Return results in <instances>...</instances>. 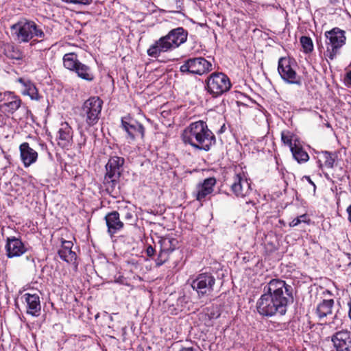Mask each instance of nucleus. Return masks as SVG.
I'll list each match as a JSON object with an SVG mask.
<instances>
[{
    "instance_id": "1",
    "label": "nucleus",
    "mask_w": 351,
    "mask_h": 351,
    "mask_svg": "<svg viewBox=\"0 0 351 351\" xmlns=\"http://www.w3.org/2000/svg\"><path fill=\"white\" fill-rule=\"evenodd\" d=\"M292 287L285 280L274 278L263 287V292L257 300L256 308L262 317L284 315L289 298H293Z\"/></svg>"
},
{
    "instance_id": "2",
    "label": "nucleus",
    "mask_w": 351,
    "mask_h": 351,
    "mask_svg": "<svg viewBox=\"0 0 351 351\" xmlns=\"http://www.w3.org/2000/svg\"><path fill=\"white\" fill-rule=\"evenodd\" d=\"M181 138L184 144L206 152L209 151L216 143L215 136L203 121L190 123L183 130Z\"/></svg>"
},
{
    "instance_id": "3",
    "label": "nucleus",
    "mask_w": 351,
    "mask_h": 351,
    "mask_svg": "<svg viewBox=\"0 0 351 351\" xmlns=\"http://www.w3.org/2000/svg\"><path fill=\"white\" fill-rule=\"evenodd\" d=\"M188 32L183 27L174 28L160 38L147 50V53L152 58H158L161 53L172 51L187 40Z\"/></svg>"
},
{
    "instance_id": "4",
    "label": "nucleus",
    "mask_w": 351,
    "mask_h": 351,
    "mask_svg": "<svg viewBox=\"0 0 351 351\" xmlns=\"http://www.w3.org/2000/svg\"><path fill=\"white\" fill-rule=\"evenodd\" d=\"M12 34L19 43H27L34 37L43 38L45 34L35 22L21 19L11 26Z\"/></svg>"
},
{
    "instance_id": "5",
    "label": "nucleus",
    "mask_w": 351,
    "mask_h": 351,
    "mask_svg": "<svg viewBox=\"0 0 351 351\" xmlns=\"http://www.w3.org/2000/svg\"><path fill=\"white\" fill-rule=\"evenodd\" d=\"M324 37L326 45L324 56L332 60L340 53L341 49L346 44V32L339 27H334L325 32Z\"/></svg>"
},
{
    "instance_id": "6",
    "label": "nucleus",
    "mask_w": 351,
    "mask_h": 351,
    "mask_svg": "<svg viewBox=\"0 0 351 351\" xmlns=\"http://www.w3.org/2000/svg\"><path fill=\"white\" fill-rule=\"evenodd\" d=\"M206 88L213 97H217L228 92L232 84L229 77L221 72L211 73L206 80Z\"/></svg>"
},
{
    "instance_id": "7",
    "label": "nucleus",
    "mask_w": 351,
    "mask_h": 351,
    "mask_svg": "<svg viewBox=\"0 0 351 351\" xmlns=\"http://www.w3.org/2000/svg\"><path fill=\"white\" fill-rule=\"evenodd\" d=\"M125 159L119 156H112L106 165V173L104 184L108 190H113L119 182L123 171Z\"/></svg>"
},
{
    "instance_id": "8",
    "label": "nucleus",
    "mask_w": 351,
    "mask_h": 351,
    "mask_svg": "<svg viewBox=\"0 0 351 351\" xmlns=\"http://www.w3.org/2000/svg\"><path fill=\"white\" fill-rule=\"evenodd\" d=\"M216 282L215 277L210 272H202L191 280V287L199 298L210 295Z\"/></svg>"
},
{
    "instance_id": "9",
    "label": "nucleus",
    "mask_w": 351,
    "mask_h": 351,
    "mask_svg": "<svg viewBox=\"0 0 351 351\" xmlns=\"http://www.w3.org/2000/svg\"><path fill=\"white\" fill-rule=\"evenodd\" d=\"M103 101L98 97H91L82 105L80 115L88 127L97 123L102 109Z\"/></svg>"
},
{
    "instance_id": "10",
    "label": "nucleus",
    "mask_w": 351,
    "mask_h": 351,
    "mask_svg": "<svg viewBox=\"0 0 351 351\" xmlns=\"http://www.w3.org/2000/svg\"><path fill=\"white\" fill-rule=\"evenodd\" d=\"M212 64L203 57L189 58L180 66L182 73L202 75L211 69Z\"/></svg>"
},
{
    "instance_id": "11",
    "label": "nucleus",
    "mask_w": 351,
    "mask_h": 351,
    "mask_svg": "<svg viewBox=\"0 0 351 351\" xmlns=\"http://www.w3.org/2000/svg\"><path fill=\"white\" fill-rule=\"evenodd\" d=\"M230 189L237 197L244 198L252 193L251 184L243 171L237 173L234 176Z\"/></svg>"
},
{
    "instance_id": "12",
    "label": "nucleus",
    "mask_w": 351,
    "mask_h": 351,
    "mask_svg": "<svg viewBox=\"0 0 351 351\" xmlns=\"http://www.w3.org/2000/svg\"><path fill=\"white\" fill-rule=\"evenodd\" d=\"M278 71L285 82L289 84H300V78L292 67L291 59L280 58L278 60Z\"/></svg>"
},
{
    "instance_id": "13",
    "label": "nucleus",
    "mask_w": 351,
    "mask_h": 351,
    "mask_svg": "<svg viewBox=\"0 0 351 351\" xmlns=\"http://www.w3.org/2000/svg\"><path fill=\"white\" fill-rule=\"evenodd\" d=\"M21 103L20 97L12 92L0 93V109L5 113L13 114Z\"/></svg>"
},
{
    "instance_id": "14",
    "label": "nucleus",
    "mask_w": 351,
    "mask_h": 351,
    "mask_svg": "<svg viewBox=\"0 0 351 351\" xmlns=\"http://www.w3.org/2000/svg\"><path fill=\"white\" fill-rule=\"evenodd\" d=\"M333 351H351V332L342 330L336 332L331 337Z\"/></svg>"
},
{
    "instance_id": "15",
    "label": "nucleus",
    "mask_w": 351,
    "mask_h": 351,
    "mask_svg": "<svg viewBox=\"0 0 351 351\" xmlns=\"http://www.w3.org/2000/svg\"><path fill=\"white\" fill-rule=\"evenodd\" d=\"M215 184L216 179L215 178L205 179L202 182L196 185L195 189L193 192V197L199 202L205 201L206 197L213 192Z\"/></svg>"
},
{
    "instance_id": "16",
    "label": "nucleus",
    "mask_w": 351,
    "mask_h": 351,
    "mask_svg": "<svg viewBox=\"0 0 351 351\" xmlns=\"http://www.w3.org/2000/svg\"><path fill=\"white\" fill-rule=\"evenodd\" d=\"M6 255L8 258L19 257L27 251V247L19 238L8 237L5 244Z\"/></svg>"
},
{
    "instance_id": "17",
    "label": "nucleus",
    "mask_w": 351,
    "mask_h": 351,
    "mask_svg": "<svg viewBox=\"0 0 351 351\" xmlns=\"http://www.w3.org/2000/svg\"><path fill=\"white\" fill-rule=\"evenodd\" d=\"M121 125L123 129L127 132L128 137L131 140L135 138L144 136L145 129L142 124L138 121L125 118L121 119Z\"/></svg>"
},
{
    "instance_id": "18",
    "label": "nucleus",
    "mask_w": 351,
    "mask_h": 351,
    "mask_svg": "<svg viewBox=\"0 0 351 351\" xmlns=\"http://www.w3.org/2000/svg\"><path fill=\"white\" fill-rule=\"evenodd\" d=\"M73 244L72 241L62 240L61 248L58 250L60 258L71 264L75 271L77 269L78 263H77V255L75 252L72 251Z\"/></svg>"
},
{
    "instance_id": "19",
    "label": "nucleus",
    "mask_w": 351,
    "mask_h": 351,
    "mask_svg": "<svg viewBox=\"0 0 351 351\" xmlns=\"http://www.w3.org/2000/svg\"><path fill=\"white\" fill-rule=\"evenodd\" d=\"M73 131L67 122H62L58 131L56 139L62 148L69 147L73 142Z\"/></svg>"
},
{
    "instance_id": "20",
    "label": "nucleus",
    "mask_w": 351,
    "mask_h": 351,
    "mask_svg": "<svg viewBox=\"0 0 351 351\" xmlns=\"http://www.w3.org/2000/svg\"><path fill=\"white\" fill-rule=\"evenodd\" d=\"M21 160L25 167H28L35 163L38 159V153L30 147L27 142L21 143L19 146Z\"/></svg>"
},
{
    "instance_id": "21",
    "label": "nucleus",
    "mask_w": 351,
    "mask_h": 351,
    "mask_svg": "<svg viewBox=\"0 0 351 351\" xmlns=\"http://www.w3.org/2000/svg\"><path fill=\"white\" fill-rule=\"evenodd\" d=\"M23 300L27 304V313L37 317L40 315L41 305L40 297L36 293H26L22 296Z\"/></svg>"
},
{
    "instance_id": "22",
    "label": "nucleus",
    "mask_w": 351,
    "mask_h": 351,
    "mask_svg": "<svg viewBox=\"0 0 351 351\" xmlns=\"http://www.w3.org/2000/svg\"><path fill=\"white\" fill-rule=\"evenodd\" d=\"M108 232L112 237L123 229V223L120 220L119 213L117 211H112L108 213L105 217Z\"/></svg>"
},
{
    "instance_id": "23",
    "label": "nucleus",
    "mask_w": 351,
    "mask_h": 351,
    "mask_svg": "<svg viewBox=\"0 0 351 351\" xmlns=\"http://www.w3.org/2000/svg\"><path fill=\"white\" fill-rule=\"evenodd\" d=\"M17 82L23 86L21 92L23 95H28L32 100L38 101L40 99V96L38 93V90L32 82L23 77L18 78Z\"/></svg>"
},
{
    "instance_id": "24",
    "label": "nucleus",
    "mask_w": 351,
    "mask_h": 351,
    "mask_svg": "<svg viewBox=\"0 0 351 351\" xmlns=\"http://www.w3.org/2000/svg\"><path fill=\"white\" fill-rule=\"evenodd\" d=\"M77 77L86 82H92L95 79L94 73L90 67L82 62L78 63V66L73 71Z\"/></svg>"
},
{
    "instance_id": "25",
    "label": "nucleus",
    "mask_w": 351,
    "mask_h": 351,
    "mask_svg": "<svg viewBox=\"0 0 351 351\" xmlns=\"http://www.w3.org/2000/svg\"><path fill=\"white\" fill-rule=\"evenodd\" d=\"M334 305V300L332 299L324 300L317 306V315L320 319L332 314V310Z\"/></svg>"
},
{
    "instance_id": "26",
    "label": "nucleus",
    "mask_w": 351,
    "mask_h": 351,
    "mask_svg": "<svg viewBox=\"0 0 351 351\" xmlns=\"http://www.w3.org/2000/svg\"><path fill=\"white\" fill-rule=\"evenodd\" d=\"M293 158L298 163H304L309 160V156L307 152L303 149L301 145L300 141L295 146L290 149Z\"/></svg>"
},
{
    "instance_id": "27",
    "label": "nucleus",
    "mask_w": 351,
    "mask_h": 351,
    "mask_svg": "<svg viewBox=\"0 0 351 351\" xmlns=\"http://www.w3.org/2000/svg\"><path fill=\"white\" fill-rule=\"evenodd\" d=\"M319 159L318 160L319 166L322 168L324 166L326 168H332L335 161V154L327 151H322L319 154Z\"/></svg>"
},
{
    "instance_id": "28",
    "label": "nucleus",
    "mask_w": 351,
    "mask_h": 351,
    "mask_svg": "<svg viewBox=\"0 0 351 351\" xmlns=\"http://www.w3.org/2000/svg\"><path fill=\"white\" fill-rule=\"evenodd\" d=\"M159 243L160 250L169 254L174 251L178 244V241L176 239L168 237L161 238Z\"/></svg>"
},
{
    "instance_id": "29",
    "label": "nucleus",
    "mask_w": 351,
    "mask_h": 351,
    "mask_svg": "<svg viewBox=\"0 0 351 351\" xmlns=\"http://www.w3.org/2000/svg\"><path fill=\"white\" fill-rule=\"evenodd\" d=\"M4 54L12 60H20L23 57V52L19 47L12 44H7L4 47Z\"/></svg>"
},
{
    "instance_id": "30",
    "label": "nucleus",
    "mask_w": 351,
    "mask_h": 351,
    "mask_svg": "<svg viewBox=\"0 0 351 351\" xmlns=\"http://www.w3.org/2000/svg\"><path fill=\"white\" fill-rule=\"evenodd\" d=\"M81 62L77 59V54L74 53H66L63 56L64 66L71 71H73Z\"/></svg>"
},
{
    "instance_id": "31",
    "label": "nucleus",
    "mask_w": 351,
    "mask_h": 351,
    "mask_svg": "<svg viewBox=\"0 0 351 351\" xmlns=\"http://www.w3.org/2000/svg\"><path fill=\"white\" fill-rule=\"evenodd\" d=\"M281 140L282 143L287 145L289 149L300 142L299 138L296 135L289 131H282L281 132Z\"/></svg>"
},
{
    "instance_id": "32",
    "label": "nucleus",
    "mask_w": 351,
    "mask_h": 351,
    "mask_svg": "<svg viewBox=\"0 0 351 351\" xmlns=\"http://www.w3.org/2000/svg\"><path fill=\"white\" fill-rule=\"evenodd\" d=\"M303 51L305 53H309L313 50V43L312 39L308 36H302L300 39Z\"/></svg>"
},
{
    "instance_id": "33",
    "label": "nucleus",
    "mask_w": 351,
    "mask_h": 351,
    "mask_svg": "<svg viewBox=\"0 0 351 351\" xmlns=\"http://www.w3.org/2000/svg\"><path fill=\"white\" fill-rule=\"evenodd\" d=\"M169 254L162 250L160 251L157 258L156 259V265L157 267L162 265L169 259Z\"/></svg>"
},
{
    "instance_id": "34",
    "label": "nucleus",
    "mask_w": 351,
    "mask_h": 351,
    "mask_svg": "<svg viewBox=\"0 0 351 351\" xmlns=\"http://www.w3.org/2000/svg\"><path fill=\"white\" fill-rule=\"evenodd\" d=\"M307 215L306 214L302 215L297 218L293 219L290 223V227H295L299 225L302 222L306 223L307 221Z\"/></svg>"
},
{
    "instance_id": "35",
    "label": "nucleus",
    "mask_w": 351,
    "mask_h": 351,
    "mask_svg": "<svg viewBox=\"0 0 351 351\" xmlns=\"http://www.w3.org/2000/svg\"><path fill=\"white\" fill-rule=\"evenodd\" d=\"M62 1L65 3H67L75 4V5H89L93 2V0H62Z\"/></svg>"
},
{
    "instance_id": "36",
    "label": "nucleus",
    "mask_w": 351,
    "mask_h": 351,
    "mask_svg": "<svg viewBox=\"0 0 351 351\" xmlns=\"http://www.w3.org/2000/svg\"><path fill=\"white\" fill-rule=\"evenodd\" d=\"M344 83L348 87L351 88V71L346 73L344 77Z\"/></svg>"
},
{
    "instance_id": "37",
    "label": "nucleus",
    "mask_w": 351,
    "mask_h": 351,
    "mask_svg": "<svg viewBox=\"0 0 351 351\" xmlns=\"http://www.w3.org/2000/svg\"><path fill=\"white\" fill-rule=\"evenodd\" d=\"M124 211V218L127 220H131L133 218V213L128 209H125Z\"/></svg>"
},
{
    "instance_id": "38",
    "label": "nucleus",
    "mask_w": 351,
    "mask_h": 351,
    "mask_svg": "<svg viewBox=\"0 0 351 351\" xmlns=\"http://www.w3.org/2000/svg\"><path fill=\"white\" fill-rule=\"evenodd\" d=\"M155 253V249L152 246L149 245L146 249V254L148 256H152Z\"/></svg>"
},
{
    "instance_id": "39",
    "label": "nucleus",
    "mask_w": 351,
    "mask_h": 351,
    "mask_svg": "<svg viewBox=\"0 0 351 351\" xmlns=\"http://www.w3.org/2000/svg\"><path fill=\"white\" fill-rule=\"evenodd\" d=\"M179 351H198V349L194 347H182Z\"/></svg>"
},
{
    "instance_id": "40",
    "label": "nucleus",
    "mask_w": 351,
    "mask_h": 351,
    "mask_svg": "<svg viewBox=\"0 0 351 351\" xmlns=\"http://www.w3.org/2000/svg\"><path fill=\"white\" fill-rule=\"evenodd\" d=\"M347 213L348 214V220L351 223V204L348 207Z\"/></svg>"
},
{
    "instance_id": "41",
    "label": "nucleus",
    "mask_w": 351,
    "mask_h": 351,
    "mask_svg": "<svg viewBox=\"0 0 351 351\" xmlns=\"http://www.w3.org/2000/svg\"><path fill=\"white\" fill-rule=\"evenodd\" d=\"M330 4L335 5L339 3V0H329Z\"/></svg>"
},
{
    "instance_id": "42",
    "label": "nucleus",
    "mask_w": 351,
    "mask_h": 351,
    "mask_svg": "<svg viewBox=\"0 0 351 351\" xmlns=\"http://www.w3.org/2000/svg\"><path fill=\"white\" fill-rule=\"evenodd\" d=\"M348 305H349V312H348V315H349V317L351 319V300H350V302L348 303Z\"/></svg>"
},
{
    "instance_id": "43",
    "label": "nucleus",
    "mask_w": 351,
    "mask_h": 351,
    "mask_svg": "<svg viewBox=\"0 0 351 351\" xmlns=\"http://www.w3.org/2000/svg\"><path fill=\"white\" fill-rule=\"evenodd\" d=\"M306 179L308 180V182L311 183L313 186L314 188H315V184L312 182V180H311V178L309 177H306Z\"/></svg>"
},
{
    "instance_id": "44",
    "label": "nucleus",
    "mask_w": 351,
    "mask_h": 351,
    "mask_svg": "<svg viewBox=\"0 0 351 351\" xmlns=\"http://www.w3.org/2000/svg\"><path fill=\"white\" fill-rule=\"evenodd\" d=\"M27 260H31L32 261H33V258H29V257H28V256L27 257Z\"/></svg>"
},
{
    "instance_id": "45",
    "label": "nucleus",
    "mask_w": 351,
    "mask_h": 351,
    "mask_svg": "<svg viewBox=\"0 0 351 351\" xmlns=\"http://www.w3.org/2000/svg\"><path fill=\"white\" fill-rule=\"evenodd\" d=\"M249 203H252V202H251V201L246 202V204H249Z\"/></svg>"
},
{
    "instance_id": "46",
    "label": "nucleus",
    "mask_w": 351,
    "mask_h": 351,
    "mask_svg": "<svg viewBox=\"0 0 351 351\" xmlns=\"http://www.w3.org/2000/svg\"><path fill=\"white\" fill-rule=\"evenodd\" d=\"M177 3H179L181 1V0H176Z\"/></svg>"
}]
</instances>
